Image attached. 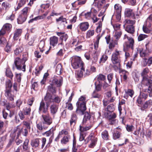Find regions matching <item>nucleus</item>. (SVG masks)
Here are the masks:
<instances>
[{"mask_svg":"<svg viewBox=\"0 0 152 152\" xmlns=\"http://www.w3.org/2000/svg\"><path fill=\"white\" fill-rule=\"evenodd\" d=\"M71 63L73 68L77 69L80 68L84 71L83 63L81 61L80 58L78 56H73L71 58Z\"/></svg>","mask_w":152,"mask_h":152,"instance_id":"obj_1","label":"nucleus"},{"mask_svg":"<svg viewBox=\"0 0 152 152\" xmlns=\"http://www.w3.org/2000/svg\"><path fill=\"white\" fill-rule=\"evenodd\" d=\"M143 85V91L145 93H148L150 97L152 96V85L151 81L148 80H143L142 81Z\"/></svg>","mask_w":152,"mask_h":152,"instance_id":"obj_2","label":"nucleus"},{"mask_svg":"<svg viewBox=\"0 0 152 152\" xmlns=\"http://www.w3.org/2000/svg\"><path fill=\"white\" fill-rule=\"evenodd\" d=\"M49 97H45L44 98V100L45 101L46 106L44 102L42 101L40 104V106L39 108V111L43 113H48V109L49 105L50 104V102H51V99Z\"/></svg>","mask_w":152,"mask_h":152,"instance_id":"obj_3","label":"nucleus"},{"mask_svg":"<svg viewBox=\"0 0 152 152\" xmlns=\"http://www.w3.org/2000/svg\"><path fill=\"white\" fill-rule=\"evenodd\" d=\"M40 139L39 138H36L32 140L31 142V145L32 147L35 148L40 146V148L42 149L44 147L45 144L46 139L45 137H42L41 139L42 143L41 145H39Z\"/></svg>","mask_w":152,"mask_h":152,"instance_id":"obj_4","label":"nucleus"},{"mask_svg":"<svg viewBox=\"0 0 152 152\" xmlns=\"http://www.w3.org/2000/svg\"><path fill=\"white\" fill-rule=\"evenodd\" d=\"M14 64L17 69L23 72L26 70V65L19 57H17L14 60Z\"/></svg>","mask_w":152,"mask_h":152,"instance_id":"obj_5","label":"nucleus"},{"mask_svg":"<svg viewBox=\"0 0 152 152\" xmlns=\"http://www.w3.org/2000/svg\"><path fill=\"white\" fill-rule=\"evenodd\" d=\"M120 53L121 51L116 50L112 54L111 60L113 64L119 65L121 62L119 56Z\"/></svg>","mask_w":152,"mask_h":152,"instance_id":"obj_6","label":"nucleus"},{"mask_svg":"<svg viewBox=\"0 0 152 152\" xmlns=\"http://www.w3.org/2000/svg\"><path fill=\"white\" fill-rule=\"evenodd\" d=\"M20 126H18L15 128L14 129V132H18L17 138L18 139V137L21 134H22L24 136H26L28 134V130L26 128H20Z\"/></svg>","mask_w":152,"mask_h":152,"instance_id":"obj_7","label":"nucleus"},{"mask_svg":"<svg viewBox=\"0 0 152 152\" xmlns=\"http://www.w3.org/2000/svg\"><path fill=\"white\" fill-rule=\"evenodd\" d=\"M12 27V25L10 23H6L4 24L0 31V36H3L6 32H10Z\"/></svg>","mask_w":152,"mask_h":152,"instance_id":"obj_8","label":"nucleus"},{"mask_svg":"<svg viewBox=\"0 0 152 152\" xmlns=\"http://www.w3.org/2000/svg\"><path fill=\"white\" fill-rule=\"evenodd\" d=\"M42 117L44 121L43 122V124H46L48 125H50L52 122V119L50 116V114L48 113H46L45 114H43Z\"/></svg>","mask_w":152,"mask_h":152,"instance_id":"obj_9","label":"nucleus"},{"mask_svg":"<svg viewBox=\"0 0 152 152\" xmlns=\"http://www.w3.org/2000/svg\"><path fill=\"white\" fill-rule=\"evenodd\" d=\"M88 141L91 140V142L89 145L90 148H93L96 145L97 140V138L95 137L92 134H91L87 138Z\"/></svg>","mask_w":152,"mask_h":152,"instance_id":"obj_10","label":"nucleus"},{"mask_svg":"<svg viewBox=\"0 0 152 152\" xmlns=\"http://www.w3.org/2000/svg\"><path fill=\"white\" fill-rule=\"evenodd\" d=\"M53 85H55L57 87L61 86L63 83V79L61 77H53L51 81Z\"/></svg>","mask_w":152,"mask_h":152,"instance_id":"obj_11","label":"nucleus"},{"mask_svg":"<svg viewBox=\"0 0 152 152\" xmlns=\"http://www.w3.org/2000/svg\"><path fill=\"white\" fill-rule=\"evenodd\" d=\"M86 103H76V105L77 106V108L76 110V112L77 113H78L79 112H80L83 113V112L86 110Z\"/></svg>","mask_w":152,"mask_h":152,"instance_id":"obj_12","label":"nucleus"},{"mask_svg":"<svg viewBox=\"0 0 152 152\" xmlns=\"http://www.w3.org/2000/svg\"><path fill=\"white\" fill-rule=\"evenodd\" d=\"M45 97H49L50 99H51V102H50V104L52 102H55L56 103H59L61 101V99L58 96H56L55 97H54L52 95L50 94H49L48 93L46 94V95L45 96Z\"/></svg>","mask_w":152,"mask_h":152,"instance_id":"obj_13","label":"nucleus"},{"mask_svg":"<svg viewBox=\"0 0 152 152\" xmlns=\"http://www.w3.org/2000/svg\"><path fill=\"white\" fill-rule=\"evenodd\" d=\"M89 24L88 22L81 23L78 26V27L82 31H85L88 28Z\"/></svg>","mask_w":152,"mask_h":152,"instance_id":"obj_14","label":"nucleus"},{"mask_svg":"<svg viewBox=\"0 0 152 152\" xmlns=\"http://www.w3.org/2000/svg\"><path fill=\"white\" fill-rule=\"evenodd\" d=\"M149 69L148 68H145L141 73V76L142 77V81L149 80L147 75L149 72Z\"/></svg>","mask_w":152,"mask_h":152,"instance_id":"obj_15","label":"nucleus"},{"mask_svg":"<svg viewBox=\"0 0 152 152\" xmlns=\"http://www.w3.org/2000/svg\"><path fill=\"white\" fill-rule=\"evenodd\" d=\"M58 109V106L56 104H53L50 107V110L51 114L54 115L57 112Z\"/></svg>","mask_w":152,"mask_h":152,"instance_id":"obj_16","label":"nucleus"},{"mask_svg":"<svg viewBox=\"0 0 152 152\" xmlns=\"http://www.w3.org/2000/svg\"><path fill=\"white\" fill-rule=\"evenodd\" d=\"M96 71V68L93 66H91L88 67L86 69V72L84 73L85 75H88L93 72Z\"/></svg>","mask_w":152,"mask_h":152,"instance_id":"obj_17","label":"nucleus"},{"mask_svg":"<svg viewBox=\"0 0 152 152\" xmlns=\"http://www.w3.org/2000/svg\"><path fill=\"white\" fill-rule=\"evenodd\" d=\"M58 38L56 36H53L50 39V44L53 46H56L58 44Z\"/></svg>","mask_w":152,"mask_h":152,"instance_id":"obj_18","label":"nucleus"},{"mask_svg":"<svg viewBox=\"0 0 152 152\" xmlns=\"http://www.w3.org/2000/svg\"><path fill=\"white\" fill-rule=\"evenodd\" d=\"M91 118V115L88 113H85V115L83 118L82 123L84 125H85L86 123L87 122L89 124L91 122L90 121V119Z\"/></svg>","mask_w":152,"mask_h":152,"instance_id":"obj_19","label":"nucleus"},{"mask_svg":"<svg viewBox=\"0 0 152 152\" xmlns=\"http://www.w3.org/2000/svg\"><path fill=\"white\" fill-rule=\"evenodd\" d=\"M88 124V126L85 127H83L82 126H80V130L81 132L83 131H86L89 130L92 127L93 125V122H90Z\"/></svg>","mask_w":152,"mask_h":152,"instance_id":"obj_20","label":"nucleus"},{"mask_svg":"<svg viewBox=\"0 0 152 152\" xmlns=\"http://www.w3.org/2000/svg\"><path fill=\"white\" fill-rule=\"evenodd\" d=\"M124 15L126 17H129L132 16H134V14L132 10L129 8L125 9Z\"/></svg>","mask_w":152,"mask_h":152,"instance_id":"obj_21","label":"nucleus"},{"mask_svg":"<svg viewBox=\"0 0 152 152\" xmlns=\"http://www.w3.org/2000/svg\"><path fill=\"white\" fill-rule=\"evenodd\" d=\"M56 88L53 86V85L50 84V85L48 86L47 94H50L52 93L54 94L56 92Z\"/></svg>","mask_w":152,"mask_h":152,"instance_id":"obj_22","label":"nucleus"},{"mask_svg":"<svg viewBox=\"0 0 152 152\" xmlns=\"http://www.w3.org/2000/svg\"><path fill=\"white\" fill-rule=\"evenodd\" d=\"M22 32V30L21 29L16 30L14 33L13 39L15 40H17L21 35Z\"/></svg>","mask_w":152,"mask_h":152,"instance_id":"obj_23","label":"nucleus"},{"mask_svg":"<svg viewBox=\"0 0 152 152\" xmlns=\"http://www.w3.org/2000/svg\"><path fill=\"white\" fill-rule=\"evenodd\" d=\"M135 20H132L128 19H126L124 22V26L125 27L128 26L133 25L135 24Z\"/></svg>","mask_w":152,"mask_h":152,"instance_id":"obj_24","label":"nucleus"},{"mask_svg":"<svg viewBox=\"0 0 152 152\" xmlns=\"http://www.w3.org/2000/svg\"><path fill=\"white\" fill-rule=\"evenodd\" d=\"M42 124L43 123L41 122L37 124L36 127L38 132H42V131L45 130L47 128V127L43 126Z\"/></svg>","mask_w":152,"mask_h":152,"instance_id":"obj_25","label":"nucleus"},{"mask_svg":"<svg viewBox=\"0 0 152 152\" xmlns=\"http://www.w3.org/2000/svg\"><path fill=\"white\" fill-rule=\"evenodd\" d=\"M145 131L143 128H139L134 132L135 134L138 135L140 134L141 137H144Z\"/></svg>","mask_w":152,"mask_h":152,"instance_id":"obj_26","label":"nucleus"},{"mask_svg":"<svg viewBox=\"0 0 152 152\" xmlns=\"http://www.w3.org/2000/svg\"><path fill=\"white\" fill-rule=\"evenodd\" d=\"M126 27L125 30L128 32L132 34L134 33V27L133 25L128 26Z\"/></svg>","mask_w":152,"mask_h":152,"instance_id":"obj_27","label":"nucleus"},{"mask_svg":"<svg viewBox=\"0 0 152 152\" xmlns=\"http://www.w3.org/2000/svg\"><path fill=\"white\" fill-rule=\"evenodd\" d=\"M70 139V136L69 135L64 136L61 140V142L62 144H65L67 143Z\"/></svg>","mask_w":152,"mask_h":152,"instance_id":"obj_28","label":"nucleus"},{"mask_svg":"<svg viewBox=\"0 0 152 152\" xmlns=\"http://www.w3.org/2000/svg\"><path fill=\"white\" fill-rule=\"evenodd\" d=\"M102 137L104 140H109L110 137L108 131L105 130L102 132Z\"/></svg>","mask_w":152,"mask_h":152,"instance_id":"obj_29","label":"nucleus"},{"mask_svg":"<svg viewBox=\"0 0 152 152\" xmlns=\"http://www.w3.org/2000/svg\"><path fill=\"white\" fill-rule=\"evenodd\" d=\"M31 111V107L27 106L23 108L22 112L25 115L29 116L30 115Z\"/></svg>","mask_w":152,"mask_h":152,"instance_id":"obj_30","label":"nucleus"},{"mask_svg":"<svg viewBox=\"0 0 152 152\" xmlns=\"http://www.w3.org/2000/svg\"><path fill=\"white\" fill-rule=\"evenodd\" d=\"M115 13H121L122 11V7L121 6L118 4H115L114 7Z\"/></svg>","mask_w":152,"mask_h":152,"instance_id":"obj_31","label":"nucleus"},{"mask_svg":"<svg viewBox=\"0 0 152 152\" xmlns=\"http://www.w3.org/2000/svg\"><path fill=\"white\" fill-rule=\"evenodd\" d=\"M27 17L26 16L22 15H20L18 18V24H21L24 22L26 20Z\"/></svg>","mask_w":152,"mask_h":152,"instance_id":"obj_32","label":"nucleus"},{"mask_svg":"<svg viewBox=\"0 0 152 152\" xmlns=\"http://www.w3.org/2000/svg\"><path fill=\"white\" fill-rule=\"evenodd\" d=\"M28 1V0H20L18 4V6L17 7V8L15 9V10H18L23 6Z\"/></svg>","mask_w":152,"mask_h":152,"instance_id":"obj_33","label":"nucleus"},{"mask_svg":"<svg viewBox=\"0 0 152 152\" xmlns=\"http://www.w3.org/2000/svg\"><path fill=\"white\" fill-rule=\"evenodd\" d=\"M87 0H77V1H75L72 4V5L73 7H75V3L77 2L78 5H82L85 4Z\"/></svg>","mask_w":152,"mask_h":152,"instance_id":"obj_34","label":"nucleus"},{"mask_svg":"<svg viewBox=\"0 0 152 152\" xmlns=\"http://www.w3.org/2000/svg\"><path fill=\"white\" fill-rule=\"evenodd\" d=\"M68 36L66 34H65V33H64V34L61 36L60 37V39L61 40V43L58 44V46H59L60 45H62L63 43V41H66L67 39L68 38Z\"/></svg>","mask_w":152,"mask_h":152,"instance_id":"obj_35","label":"nucleus"},{"mask_svg":"<svg viewBox=\"0 0 152 152\" xmlns=\"http://www.w3.org/2000/svg\"><path fill=\"white\" fill-rule=\"evenodd\" d=\"M125 92L127 96H130L131 97L133 96L134 94V91L130 89H128L127 90H126Z\"/></svg>","mask_w":152,"mask_h":152,"instance_id":"obj_36","label":"nucleus"},{"mask_svg":"<svg viewBox=\"0 0 152 152\" xmlns=\"http://www.w3.org/2000/svg\"><path fill=\"white\" fill-rule=\"evenodd\" d=\"M5 73L7 77L12 79L13 75L12 72L9 68H8L6 69Z\"/></svg>","mask_w":152,"mask_h":152,"instance_id":"obj_37","label":"nucleus"},{"mask_svg":"<svg viewBox=\"0 0 152 152\" xmlns=\"http://www.w3.org/2000/svg\"><path fill=\"white\" fill-rule=\"evenodd\" d=\"M114 37L116 39H118L120 38L122 34L120 30L115 31L114 32Z\"/></svg>","mask_w":152,"mask_h":152,"instance_id":"obj_38","label":"nucleus"},{"mask_svg":"<svg viewBox=\"0 0 152 152\" xmlns=\"http://www.w3.org/2000/svg\"><path fill=\"white\" fill-rule=\"evenodd\" d=\"M62 66L60 64H58L56 66V71L57 74L58 75L61 74L62 73Z\"/></svg>","mask_w":152,"mask_h":152,"instance_id":"obj_39","label":"nucleus"},{"mask_svg":"<svg viewBox=\"0 0 152 152\" xmlns=\"http://www.w3.org/2000/svg\"><path fill=\"white\" fill-rule=\"evenodd\" d=\"M142 29L143 31L147 34L149 33L152 31V28H149L144 25L143 26Z\"/></svg>","mask_w":152,"mask_h":152,"instance_id":"obj_40","label":"nucleus"},{"mask_svg":"<svg viewBox=\"0 0 152 152\" xmlns=\"http://www.w3.org/2000/svg\"><path fill=\"white\" fill-rule=\"evenodd\" d=\"M77 119L76 115L75 114H73L71 116V120L70 121V123L71 125L73 124V123L75 124L76 122Z\"/></svg>","mask_w":152,"mask_h":152,"instance_id":"obj_41","label":"nucleus"},{"mask_svg":"<svg viewBox=\"0 0 152 152\" xmlns=\"http://www.w3.org/2000/svg\"><path fill=\"white\" fill-rule=\"evenodd\" d=\"M152 105V100L150 99L146 101L143 105V107L145 109L148 107H150Z\"/></svg>","mask_w":152,"mask_h":152,"instance_id":"obj_42","label":"nucleus"},{"mask_svg":"<svg viewBox=\"0 0 152 152\" xmlns=\"http://www.w3.org/2000/svg\"><path fill=\"white\" fill-rule=\"evenodd\" d=\"M86 97L82 96L79 98L76 103H86Z\"/></svg>","mask_w":152,"mask_h":152,"instance_id":"obj_43","label":"nucleus"},{"mask_svg":"<svg viewBox=\"0 0 152 152\" xmlns=\"http://www.w3.org/2000/svg\"><path fill=\"white\" fill-rule=\"evenodd\" d=\"M54 134V132L53 130L50 129L48 131L46 132L43 134V135H45L47 137H49L51 135L53 136Z\"/></svg>","mask_w":152,"mask_h":152,"instance_id":"obj_44","label":"nucleus"},{"mask_svg":"<svg viewBox=\"0 0 152 152\" xmlns=\"http://www.w3.org/2000/svg\"><path fill=\"white\" fill-rule=\"evenodd\" d=\"M144 60L145 61L146 65L148 66H150L152 64V56L149 57L147 60L146 58H145Z\"/></svg>","mask_w":152,"mask_h":152,"instance_id":"obj_45","label":"nucleus"},{"mask_svg":"<svg viewBox=\"0 0 152 152\" xmlns=\"http://www.w3.org/2000/svg\"><path fill=\"white\" fill-rule=\"evenodd\" d=\"M29 141L28 139H26L23 145V149L25 150H26L28 149V144Z\"/></svg>","mask_w":152,"mask_h":152,"instance_id":"obj_46","label":"nucleus"},{"mask_svg":"<svg viewBox=\"0 0 152 152\" xmlns=\"http://www.w3.org/2000/svg\"><path fill=\"white\" fill-rule=\"evenodd\" d=\"M45 46V42L43 41H41L39 45V47L41 52H43L44 50L43 49Z\"/></svg>","mask_w":152,"mask_h":152,"instance_id":"obj_47","label":"nucleus"},{"mask_svg":"<svg viewBox=\"0 0 152 152\" xmlns=\"http://www.w3.org/2000/svg\"><path fill=\"white\" fill-rule=\"evenodd\" d=\"M94 34V31L93 30H88L86 34L87 37L90 38L93 36Z\"/></svg>","mask_w":152,"mask_h":152,"instance_id":"obj_48","label":"nucleus"},{"mask_svg":"<svg viewBox=\"0 0 152 152\" xmlns=\"http://www.w3.org/2000/svg\"><path fill=\"white\" fill-rule=\"evenodd\" d=\"M108 58L107 56L106 55H103L100 58L99 63H104Z\"/></svg>","mask_w":152,"mask_h":152,"instance_id":"obj_49","label":"nucleus"},{"mask_svg":"<svg viewBox=\"0 0 152 152\" xmlns=\"http://www.w3.org/2000/svg\"><path fill=\"white\" fill-rule=\"evenodd\" d=\"M148 36L146 34H141L139 35L138 37V40L139 41H141L145 38H147Z\"/></svg>","mask_w":152,"mask_h":152,"instance_id":"obj_50","label":"nucleus"},{"mask_svg":"<svg viewBox=\"0 0 152 152\" xmlns=\"http://www.w3.org/2000/svg\"><path fill=\"white\" fill-rule=\"evenodd\" d=\"M124 51H126L129 48H133V47L131 46L130 45L129 42H126L124 44Z\"/></svg>","mask_w":152,"mask_h":152,"instance_id":"obj_51","label":"nucleus"},{"mask_svg":"<svg viewBox=\"0 0 152 152\" xmlns=\"http://www.w3.org/2000/svg\"><path fill=\"white\" fill-rule=\"evenodd\" d=\"M118 44L117 42L116 41L111 42L109 45V48L110 49H113L115 47L116 45Z\"/></svg>","mask_w":152,"mask_h":152,"instance_id":"obj_52","label":"nucleus"},{"mask_svg":"<svg viewBox=\"0 0 152 152\" xmlns=\"http://www.w3.org/2000/svg\"><path fill=\"white\" fill-rule=\"evenodd\" d=\"M29 10V8L28 7H24L22 10V15L24 16H27V14Z\"/></svg>","mask_w":152,"mask_h":152,"instance_id":"obj_53","label":"nucleus"},{"mask_svg":"<svg viewBox=\"0 0 152 152\" xmlns=\"http://www.w3.org/2000/svg\"><path fill=\"white\" fill-rule=\"evenodd\" d=\"M23 49V48L22 47L17 48L14 50L15 54L16 55H18L20 53L22 52Z\"/></svg>","mask_w":152,"mask_h":152,"instance_id":"obj_54","label":"nucleus"},{"mask_svg":"<svg viewBox=\"0 0 152 152\" xmlns=\"http://www.w3.org/2000/svg\"><path fill=\"white\" fill-rule=\"evenodd\" d=\"M121 72L123 74V78L124 80H126L127 78V77L129 75V73L127 71L123 70H121Z\"/></svg>","mask_w":152,"mask_h":152,"instance_id":"obj_55","label":"nucleus"},{"mask_svg":"<svg viewBox=\"0 0 152 152\" xmlns=\"http://www.w3.org/2000/svg\"><path fill=\"white\" fill-rule=\"evenodd\" d=\"M149 42H148L145 45V50L148 55L151 52V50L149 48Z\"/></svg>","mask_w":152,"mask_h":152,"instance_id":"obj_56","label":"nucleus"},{"mask_svg":"<svg viewBox=\"0 0 152 152\" xmlns=\"http://www.w3.org/2000/svg\"><path fill=\"white\" fill-rule=\"evenodd\" d=\"M2 5L3 8H4L6 10L9 9L11 6L10 4L7 2H3Z\"/></svg>","mask_w":152,"mask_h":152,"instance_id":"obj_57","label":"nucleus"},{"mask_svg":"<svg viewBox=\"0 0 152 152\" xmlns=\"http://www.w3.org/2000/svg\"><path fill=\"white\" fill-rule=\"evenodd\" d=\"M84 71V70L83 71L82 69H81V70L77 71L75 73L76 75L78 77H80L83 76V72Z\"/></svg>","mask_w":152,"mask_h":152,"instance_id":"obj_58","label":"nucleus"},{"mask_svg":"<svg viewBox=\"0 0 152 152\" xmlns=\"http://www.w3.org/2000/svg\"><path fill=\"white\" fill-rule=\"evenodd\" d=\"M105 79V76L104 75L100 74L97 76V80L98 81H104Z\"/></svg>","mask_w":152,"mask_h":152,"instance_id":"obj_59","label":"nucleus"},{"mask_svg":"<svg viewBox=\"0 0 152 152\" xmlns=\"http://www.w3.org/2000/svg\"><path fill=\"white\" fill-rule=\"evenodd\" d=\"M66 107L70 110H72L73 109V106L72 104L68 102L66 103Z\"/></svg>","mask_w":152,"mask_h":152,"instance_id":"obj_60","label":"nucleus"},{"mask_svg":"<svg viewBox=\"0 0 152 152\" xmlns=\"http://www.w3.org/2000/svg\"><path fill=\"white\" fill-rule=\"evenodd\" d=\"M121 135V134L120 133V132L116 131V132L114 133L113 134V137L114 139H118L119 138Z\"/></svg>","mask_w":152,"mask_h":152,"instance_id":"obj_61","label":"nucleus"},{"mask_svg":"<svg viewBox=\"0 0 152 152\" xmlns=\"http://www.w3.org/2000/svg\"><path fill=\"white\" fill-rule=\"evenodd\" d=\"M56 20L57 22H58L60 21H61L62 22H65L66 23H67L66 18H64L63 16H61L58 18L56 19Z\"/></svg>","mask_w":152,"mask_h":152,"instance_id":"obj_62","label":"nucleus"},{"mask_svg":"<svg viewBox=\"0 0 152 152\" xmlns=\"http://www.w3.org/2000/svg\"><path fill=\"white\" fill-rule=\"evenodd\" d=\"M99 26L97 27L96 28V31L97 33H99L102 30V23L101 22H99Z\"/></svg>","mask_w":152,"mask_h":152,"instance_id":"obj_63","label":"nucleus"},{"mask_svg":"<svg viewBox=\"0 0 152 152\" xmlns=\"http://www.w3.org/2000/svg\"><path fill=\"white\" fill-rule=\"evenodd\" d=\"M107 110L110 112L113 111L114 110V107L113 104L108 105L107 107Z\"/></svg>","mask_w":152,"mask_h":152,"instance_id":"obj_64","label":"nucleus"}]
</instances>
